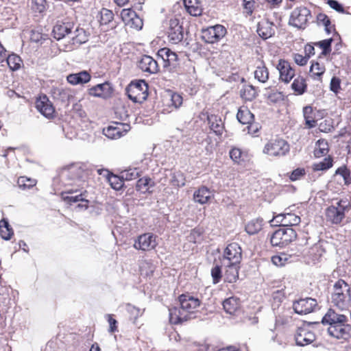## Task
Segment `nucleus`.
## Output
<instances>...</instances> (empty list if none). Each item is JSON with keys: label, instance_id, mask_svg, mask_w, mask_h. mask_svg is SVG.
<instances>
[{"label": "nucleus", "instance_id": "obj_14", "mask_svg": "<svg viewBox=\"0 0 351 351\" xmlns=\"http://www.w3.org/2000/svg\"><path fill=\"white\" fill-rule=\"evenodd\" d=\"M156 237L152 233L140 235L135 241L134 247L138 250L148 251L154 249L157 245Z\"/></svg>", "mask_w": 351, "mask_h": 351}, {"label": "nucleus", "instance_id": "obj_2", "mask_svg": "<svg viewBox=\"0 0 351 351\" xmlns=\"http://www.w3.org/2000/svg\"><path fill=\"white\" fill-rule=\"evenodd\" d=\"M347 317L343 314L337 313L330 308L323 317V324L329 325L328 332L329 335L336 339H348L351 338V325L346 324Z\"/></svg>", "mask_w": 351, "mask_h": 351}, {"label": "nucleus", "instance_id": "obj_35", "mask_svg": "<svg viewBox=\"0 0 351 351\" xmlns=\"http://www.w3.org/2000/svg\"><path fill=\"white\" fill-rule=\"evenodd\" d=\"M241 97L245 101H252L257 96L255 87L252 85H244L240 90Z\"/></svg>", "mask_w": 351, "mask_h": 351}, {"label": "nucleus", "instance_id": "obj_44", "mask_svg": "<svg viewBox=\"0 0 351 351\" xmlns=\"http://www.w3.org/2000/svg\"><path fill=\"white\" fill-rule=\"evenodd\" d=\"M171 183L173 186L182 187L185 185V177L182 172L174 171L171 175Z\"/></svg>", "mask_w": 351, "mask_h": 351}, {"label": "nucleus", "instance_id": "obj_60", "mask_svg": "<svg viewBox=\"0 0 351 351\" xmlns=\"http://www.w3.org/2000/svg\"><path fill=\"white\" fill-rule=\"evenodd\" d=\"M317 21L318 25H322L324 26H330V20L328 17L327 15H326L324 13H319L317 16Z\"/></svg>", "mask_w": 351, "mask_h": 351}, {"label": "nucleus", "instance_id": "obj_34", "mask_svg": "<svg viewBox=\"0 0 351 351\" xmlns=\"http://www.w3.org/2000/svg\"><path fill=\"white\" fill-rule=\"evenodd\" d=\"M254 77L261 83H265L269 79V71L267 68L261 62L256 67Z\"/></svg>", "mask_w": 351, "mask_h": 351}, {"label": "nucleus", "instance_id": "obj_15", "mask_svg": "<svg viewBox=\"0 0 351 351\" xmlns=\"http://www.w3.org/2000/svg\"><path fill=\"white\" fill-rule=\"evenodd\" d=\"M317 305L316 300L311 298H306L294 302L293 308L295 313L306 315L313 312Z\"/></svg>", "mask_w": 351, "mask_h": 351}, {"label": "nucleus", "instance_id": "obj_10", "mask_svg": "<svg viewBox=\"0 0 351 351\" xmlns=\"http://www.w3.org/2000/svg\"><path fill=\"white\" fill-rule=\"evenodd\" d=\"M296 237V232L292 228H282L273 233L270 242L273 246L283 247L293 241Z\"/></svg>", "mask_w": 351, "mask_h": 351}, {"label": "nucleus", "instance_id": "obj_4", "mask_svg": "<svg viewBox=\"0 0 351 351\" xmlns=\"http://www.w3.org/2000/svg\"><path fill=\"white\" fill-rule=\"evenodd\" d=\"M87 172L79 164H73L62 169L60 179L65 186H73L75 189H84L86 185Z\"/></svg>", "mask_w": 351, "mask_h": 351}, {"label": "nucleus", "instance_id": "obj_1", "mask_svg": "<svg viewBox=\"0 0 351 351\" xmlns=\"http://www.w3.org/2000/svg\"><path fill=\"white\" fill-rule=\"evenodd\" d=\"M158 56L162 58L164 61V68L169 72L183 75L195 71V68L190 60H187L169 48L160 49L158 51Z\"/></svg>", "mask_w": 351, "mask_h": 351}, {"label": "nucleus", "instance_id": "obj_28", "mask_svg": "<svg viewBox=\"0 0 351 351\" xmlns=\"http://www.w3.org/2000/svg\"><path fill=\"white\" fill-rule=\"evenodd\" d=\"M184 5L191 16H197L202 13V8L198 0H184Z\"/></svg>", "mask_w": 351, "mask_h": 351}, {"label": "nucleus", "instance_id": "obj_33", "mask_svg": "<svg viewBox=\"0 0 351 351\" xmlns=\"http://www.w3.org/2000/svg\"><path fill=\"white\" fill-rule=\"evenodd\" d=\"M295 256L292 254H288L286 253H280L278 255H274L271 257V262L274 265L282 267L285 265L287 263H290L293 261Z\"/></svg>", "mask_w": 351, "mask_h": 351}, {"label": "nucleus", "instance_id": "obj_27", "mask_svg": "<svg viewBox=\"0 0 351 351\" xmlns=\"http://www.w3.org/2000/svg\"><path fill=\"white\" fill-rule=\"evenodd\" d=\"M239 264L236 263L233 264H222V265L226 268L225 270V278L226 280L228 282H234L239 278Z\"/></svg>", "mask_w": 351, "mask_h": 351}, {"label": "nucleus", "instance_id": "obj_48", "mask_svg": "<svg viewBox=\"0 0 351 351\" xmlns=\"http://www.w3.org/2000/svg\"><path fill=\"white\" fill-rule=\"evenodd\" d=\"M17 184L19 188L23 190H26L34 186L36 184V181L34 179L29 178L25 176H21L18 178Z\"/></svg>", "mask_w": 351, "mask_h": 351}, {"label": "nucleus", "instance_id": "obj_52", "mask_svg": "<svg viewBox=\"0 0 351 351\" xmlns=\"http://www.w3.org/2000/svg\"><path fill=\"white\" fill-rule=\"evenodd\" d=\"M100 14H101L100 22H101V24H102V25L108 24L110 22H111L112 21L113 17H114L113 12L107 8H102L100 12Z\"/></svg>", "mask_w": 351, "mask_h": 351}, {"label": "nucleus", "instance_id": "obj_51", "mask_svg": "<svg viewBox=\"0 0 351 351\" xmlns=\"http://www.w3.org/2000/svg\"><path fill=\"white\" fill-rule=\"evenodd\" d=\"M335 174L342 176L346 185L351 184L350 171L346 167L343 166L338 168L335 171Z\"/></svg>", "mask_w": 351, "mask_h": 351}, {"label": "nucleus", "instance_id": "obj_24", "mask_svg": "<svg viewBox=\"0 0 351 351\" xmlns=\"http://www.w3.org/2000/svg\"><path fill=\"white\" fill-rule=\"evenodd\" d=\"M112 91V88L110 84L105 82L103 84H99L92 88H89L88 93L90 95L97 97H106L108 96Z\"/></svg>", "mask_w": 351, "mask_h": 351}, {"label": "nucleus", "instance_id": "obj_57", "mask_svg": "<svg viewBox=\"0 0 351 351\" xmlns=\"http://www.w3.org/2000/svg\"><path fill=\"white\" fill-rule=\"evenodd\" d=\"M332 39H325L317 43V45L322 49V54L326 55L331 51V43Z\"/></svg>", "mask_w": 351, "mask_h": 351}, {"label": "nucleus", "instance_id": "obj_62", "mask_svg": "<svg viewBox=\"0 0 351 351\" xmlns=\"http://www.w3.org/2000/svg\"><path fill=\"white\" fill-rule=\"evenodd\" d=\"M305 174V170L303 168H298L293 170L290 176V179L295 181L300 179Z\"/></svg>", "mask_w": 351, "mask_h": 351}, {"label": "nucleus", "instance_id": "obj_46", "mask_svg": "<svg viewBox=\"0 0 351 351\" xmlns=\"http://www.w3.org/2000/svg\"><path fill=\"white\" fill-rule=\"evenodd\" d=\"M325 72V67L324 65L320 64L319 62H313L310 68L311 75L315 80H319V77Z\"/></svg>", "mask_w": 351, "mask_h": 351}, {"label": "nucleus", "instance_id": "obj_63", "mask_svg": "<svg viewBox=\"0 0 351 351\" xmlns=\"http://www.w3.org/2000/svg\"><path fill=\"white\" fill-rule=\"evenodd\" d=\"M327 3L332 9L336 10L337 12L340 13H343L345 12L342 5L340 4L337 1L328 0Z\"/></svg>", "mask_w": 351, "mask_h": 351}, {"label": "nucleus", "instance_id": "obj_38", "mask_svg": "<svg viewBox=\"0 0 351 351\" xmlns=\"http://www.w3.org/2000/svg\"><path fill=\"white\" fill-rule=\"evenodd\" d=\"M303 115L305 119V124L308 128H313L316 125V121L313 116V108L310 106L303 108Z\"/></svg>", "mask_w": 351, "mask_h": 351}, {"label": "nucleus", "instance_id": "obj_20", "mask_svg": "<svg viewBox=\"0 0 351 351\" xmlns=\"http://www.w3.org/2000/svg\"><path fill=\"white\" fill-rule=\"evenodd\" d=\"M337 206H329L326 212L327 219L335 224L341 223L345 217V208L341 206V201L337 202Z\"/></svg>", "mask_w": 351, "mask_h": 351}, {"label": "nucleus", "instance_id": "obj_40", "mask_svg": "<svg viewBox=\"0 0 351 351\" xmlns=\"http://www.w3.org/2000/svg\"><path fill=\"white\" fill-rule=\"evenodd\" d=\"M14 232L9 223L3 219L0 221V236L4 240H10Z\"/></svg>", "mask_w": 351, "mask_h": 351}, {"label": "nucleus", "instance_id": "obj_55", "mask_svg": "<svg viewBox=\"0 0 351 351\" xmlns=\"http://www.w3.org/2000/svg\"><path fill=\"white\" fill-rule=\"evenodd\" d=\"M32 9L37 13H43L46 10L45 0H32Z\"/></svg>", "mask_w": 351, "mask_h": 351}, {"label": "nucleus", "instance_id": "obj_39", "mask_svg": "<svg viewBox=\"0 0 351 351\" xmlns=\"http://www.w3.org/2000/svg\"><path fill=\"white\" fill-rule=\"evenodd\" d=\"M154 186V182L152 180V179L145 177L140 178L137 181L136 184V189L142 193H145L149 192L150 186Z\"/></svg>", "mask_w": 351, "mask_h": 351}, {"label": "nucleus", "instance_id": "obj_31", "mask_svg": "<svg viewBox=\"0 0 351 351\" xmlns=\"http://www.w3.org/2000/svg\"><path fill=\"white\" fill-rule=\"evenodd\" d=\"M240 300L237 297H230L223 302L225 311L230 315L234 314L240 307Z\"/></svg>", "mask_w": 351, "mask_h": 351}, {"label": "nucleus", "instance_id": "obj_36", "mask_svg": "<svg viewBox=\"0 0 351 351\" xmlns=\"http://www.w3.org/2000/svg\"><path fill=\"white\" fill-rule=\"evenodd\" d=\"M291 88L294 90L295 95H303L306 92L307 88L305 79L300 76L296 77L291 84Z\"/></svg>", "mask_w": 351, "mask_h": 351}, {"label": "nucleus", "instance_id": "obj_13", "mask_svg": "<svg viewBox=\"0 0 351 351\" xmlns=\"http://www.w3.org/2000/svg\"><path fill=\"white\" fill-rule=\"evenodd\" d=\"M130 130L129 124L116 122L104 128L103 134L108 138L114 140L124 136Z\"/></svg>", "mask_w": 351, "mask_h": 351}, {"label": "nucleus", "instance_id": "obj_3", "mask_svg": "<svg viewBox=\"0 0 351 351\" xmlns=\"http://www.w3.org/2000/svg\"><path fill=\"white\" fill-rule=\"evenodd\" d=\"M179 302L180 308L174 307L169 309V321L173 324L186 321L189 319V313L194 312L200 304L198 298L186 294H182L179 297Z\"/></svg>", "mask_w": 351, "mask_h": 351}, {"label": "nucleus", "instance_id": "obj_49", "mask_svg": "<svg viewBox=\"0 0 351 351\" xmlns=\"http://www.w3.org/2000/svg\"><path fill=\"white\" fill-rule=\"evenodd\" d=\"M324 253V250L322 248L319 243L314 244L309 250L305 253V255L312 256L313 260H317Z\"/></svg>", "mask_w": 351, "mask_h": 351}, {"label": "nucleus", "instance_id": "obj_6", "mask_svg": "<svg viewBox=\"0 0 351 351\" xmlns=\"http://www.w3.org/2000/svg\"><path fill=\"white\" fill-rule=\"evenodd\" d=\"M125 90L129 99L135 103H143L148 96V85L143 80L131 82Z\"/></svg>", "mask_w": 351, "mask_h": 351}, {"label": "nucleus", "instance_id": "obj_47", "mask_svg": "<svg viewBox=\"0 0 351 351\" xmlns=\"http://www.w3.org/2000/svg\"><path fill=\"white\" fill-rule=\"evenodd\" d=\"M52 96L54 99L65 102L69 100V95L62 88H53L51 90Z\"/></svg>", "mask_w": 351, "mask_h": 351}, {"label": "nucleus", "instance_id": "obj_21", "mask_svg": "<svg viewBox=\"0 0 351 351\" xmlns=\"http://www.w3.org/2000/svg\"><path fill=\"white\" fill-rule=\"evenodd\" d=\"M276 68L280 73V79L285 83H289L295 75V71L288 61L280 60Z\"/></svg>", "mask_w": 351, "mask_h": 351}, {"label": "nucleus", "instance_id": "obj_53", "mask_svg": "<svg viewBox=\"0 0 351 351\" xmlns=\"http://www.w3.org/2000/svg\"><path fill=\"white\" fill-rule=\"evenodd\" d=\"M229 154L231 159L235 163L240 164L243 160L242 158L243 152L239 148L233 147L230 149Z\"/></svg>", "mask_w": 351, "mask_h": 351}, {"label": "nucleus", "instance_id": "obj_12", "mask_svg": "<svg viewBox=\"0 0 351 351\" xmlns=\"http://www.w3.org/2000/svg\"><path fill=\"white\" fill-rule=\"evenodd\" d=\"M242 259V250L237 243H232L228 245L223 252L221 264L240 263Z\"/></svg>", "mask_w": 351, "mask_h": 351}, {"label": "nucleus", "instance_id": "obj_17", "mask_svg": "<svg viewBox=\"0 0 351 351\" xmlns=\"http://www.w3.org/2000/svg\"><path fill=\"white\" fill-rule=\"evenodd\" d=\"M169 26L167 32L169 41L173 44H177L181 42L183 39V29L182 26L180 25L179 20L177 19H172L169 21Z\"/></svg>", "mask_w": 351, "mask_h": 351}, {"label": "nucleus", "instance_id": "obj_43", "mask_svg": "<svg viewBox=\"0 0 351 351\" xmlns=\"http://www.w3.org/2000/svg\"><path fill=\"white\" fill-rule=\"evenodd\" d=\"M5 60H6L8 66L12 71L18 70L22 62L21 58L16 54L7 55Z\"/></svg>", "mask_w": 351, "mask_h": 351}, {"label": "nucleus", "instance_id": "obj_64", "mask_svg": "<svg viewBox=\"0 0 351 351\" xmlns=\"http://www.w3.org/2000/svg\"><path fill=\"white\" fill-rule=\"evenodd\" d=\"M340 82L341 81L338 77H333L331 79L330 84V90L335 93H338L339 90L340 89Z\"/></svg>", "mask_w": 351, "mask_h": 351}, {"label": "nucleus", "instance_id": "obj_50", "mask_svg": "<svg viewBox=\"0 0 351 351\" xmlns=\"http://www.w3.org/2000/svg\"><path fill=\"white\" fill-rule=\"evenodd\" d=\"M332 166V159L330 157L325 158L322 161L315 163L313 165L314 171L327 170Z\"/></svg>", "mask_w": 351, "mask_h": 351}, {"label": "nucleus", "instance_id": "obj_22", "mask_svg": "<svg viewBox=\"0 0 351 351\" xmlns=\"http://www.w3.org/2000/svg\"><path fill=\"white\" fill-rule=\"evenodd\" d=\"M138 67L143 72H147L149 74L156 73L158 70V65L152 57L149 56H143L138 62Z\"/></svg>", "mask_w": 351, "mask_h": 351}, {"label": "nucleus", "instance_id": "obj_37", "mask_svg": "<svg viewBox=\"0 0 351 351\" xmlns=\"http://www.w3.org/2000/svg\"><path fill=\"white\" fill-rule=\"evenodd\" d=\"M263 226L261 219H254L250 221L245 226V231L247 234L252 235L258 233Z\"/></svg>", "mask_w": 351, "mask_h": 351}, {"label": "nucleus", "instance_id": "obj_30", "mask_svg": "<svg viewBox=\"0 0 351 351\" xmlns=\"http://www.w3.org/2000/svg\"><path fill=\"white\" fill-rule=\"evenodd\" d=\"M237 118L241 123L247 125L254 121V116L247 107L243 106L239 109Z\"/></svg>", "mask_w": 351, "mask_h": 351}, {"label": "nucleus", "instance_id": "obj_19", "mask_svg": "<svg viewBox=\"0 0 351 351\" xmlns=\"http://www.w3.org/2000/svg\"><path fill=\"white\" fill-rule=\"evenodd\" d=\"M296 344L304 346L313 343L315 340V334L306 327H300L295 335Z\"/></svg>", "mask_w": 351, "mask_h": 351}, {"label": "nucleus", "instance_id": "obj_61", "mask_svg": "<svg viewBox=\"0 0 351 351\" xmlns=\"http://www.w3.org/2000/svg\"><path fill=\"white\" fill-rule=\"evenodd\" d=\"M285 213L278 214L274 217L270 221L272 226H280L284 227Z\"/></svg>", "mask_w": 351, "mask_h": 351}, {"label": "nucleus", "instance_id": "obj_45", "mask_svg": "<svg viewBox=\"0 0 351 351\" xmlns=\"http://www.w3.org/2000/svg\"><path fill=\"white\" fill-rule=\"evenodd\" d=\"M300 217L293 213H285L284 227L291 228L300 223Z\"/></svg>", "mask_w": 351, "mask_h": 351}, {"label": "nucleus", "instance_id": "obj_5", "mask_svg": "<svg viewBox=\"0 0 351 351\" xmlns=\"http://www.w3.org/2000/svg\"><path fill=\"white\" fill-rule=\"evenodd\" d=\"M330 301L333 306L341 311L348 308L351 302L350 287L345 280L339 279L335 282Z\"/></svg>", "mask_w": 351, "mask_h": 351}, {"label": "nucleus", "instance_id": "obj_16", "mask_svg": "<svg viewBox=\"0 0 351 351\" xmlns=\"http://www.w3.org/2000/svg\"><path fill=\"white\" fill-rule=\"evenodd\" d=\"M75 27L73 23L70 21H58L53 29L54 38L59 40L66 36L71 37L73 35V30Z\"/></svg>", "mask_w": 351, "mask_h": 351}, {"label": "nucleus", "instance_id": "obj_42", "mask_svg": "<svg viewBox=\"0 0 351 351\" xmlns=\"http://www.w3.org/2000/svg\"><path fill=\"white\" fill-rule=\"evenodd\" d=\"M121 173V178H123L124 180L129 181L136 179L141 176V171L138 168L134 167L125 169Z\"/></svg>", "mask_w": 351, "mask_h": 351}, {"label": "nucleus", "instance_id": "obj_8", "mask_svg": "<svg viewBox=\"0 0 351 351\" xmlns=\"http://www.w3.org/2000/svg\"><path fill=\"white\" fill-rule=\"evenodd\" d=\"M311 18V11L304 6L296 7L291 13L289 25L298 29H304Z\"/></svg>", "mask_w": 351, "mask_h": 351}, {"label": "nucleus", "instance_id": "obj_54", "mask_svg": "<svg viewBox=\"0 0 351 351\" xmlns=\"http://www.w3.org/2000/svg\"><path fill=\"white\" fill-rule=\"evenodd\" d=\"M143 20L136 14L134 12V16L132 17V20L129 21L125 25L130 28L139 30L143 27Z\"/></svg>", "mask_w": 351, "mask_h": 351}, {"label": "nucleus", "instance_id": "obj_41", "mask_svg": "<svg viewBox=\"0 0 351 351\" xmlns=\"http://www.w3.org/2000/svg\"><path fill=\"white\" fill-rule=\"evenodd\" d=\"M107 179L111 187L116 191L121 189L123 186L124 180L121 178V175L119 176L113 173H108Z\"/></svg>", "mask_w": 351, "mask_h": 351}, {"label": "nucleus", "instance_id": "obj_32", "mask_svg": "<svg viewBox=\"0 0 351 351\" xmlns=\"http://www.w3.org/2000/svg\"><path fill=\"white\" fill-rule=\"evenodd\" d=\"M207 119L210 130L217 135H221L223 130L221 119L215 114L208 115Z\"/></svg>", "mask_w": 351, "mask_h": 351}, {"label": "nucleus", "instance_id": "obj_29", "mask_svg": "<svg viewBox=\"0 0 351 351\" xmlns=\"http://www.w3.org/2000/svg\"><path fill=\"white\" fill-rule=\"evenodd\" d=\"M73 35H71V39L73 45H81L88 40V35L83 28L79 27H74Z\"/></svg>", "mask_w": 351, "mask_h": 351}, {"label": "nucleus", "instance_id": "obj_58", "mask_svg": "<svg viewBox=\"0 0 351 351\" xmlns=\"http://www.w3.org/2000/svg\"><path fill=\"white\" fill-rule=\"evenodd\" d=\"M134 16V11L132 9H123L121 12V18L126 25Z\"/></svg>", "mask_w": 351, "mask_h": 351}, {"label": "nucleus", "instance_id": "obj_11", "mask_svg": "<svg viewBox=\"0 0 351 351\" xmlns=\"http://www.w3.org/2000/svg\"><path fill=\"white\" fill-rule=\"evenodd\" d=\"M227 30L222 25H215L202 29V38L207 43H215L222 39L226 34Z\"/></svg>", "mask_w": 351, "mask_h": 351}, {"label": "nucleus", "instance_id": "obj_18", "mask_svg": "<svg viewBox=\"0 0 351 351\" xmlns=\"http://www.w3.org/2000/svg\"><path fill=\"white\" fill-rule=\"evenodd\" d=\"M36 108L44 117L52 118L55 112L54 107L46 95L40 96L36 101Z\"/></svg>", "mask_w": 351, "mask_h": 351}, {"label": "nucleus", "instance_id": "obj_25", "mask_svg": "<svg viewBox=\"0 0 351 351\" xmlns=\"http://www.w3.org/2000/svg\"><path fill=\"white\" fill-rule=\"evenodd\" d=\"M214 196L213 192L206 186H201L194 192L193 199L200 204L207 203Z\"/></svg>", "mask_w": 351, "mask_h": 351}, {"label": "nucleus", "instance_id": "obj_59", "mask_svg": "<svg viewBox=\"0 0 351 351\" xmlns=\"http://www.w3.org/2000/svg\"><path fill=\"white\" fill-rule=\"evenodd\" d=\"M211 276L213 278V282L215 284L218 283L221 278V267L216 265L211 269Z\"/></svg>", "mask_w": 351, "mask_h": 351}, {"label": "nucleus", "instance_id": "obj_56", "mask_svg": "<svg viewBox=\"0 0 351 351\" xmlns=\"http://www.w3.org/2000/svg\"><path fill=\"white\" fill-rule=\"evenodd\" d=\"M318 148L315 150V155L317 157H320L322 156L326 155L328 153V143L327 142L323 141H318Z\"/></svg>", "mask_w": 351, "mask_h": 351}, {"label": "nucleus", "instance_id": "obj_23", "mask_svg": "<svg viewBox=\"0 0 351 351\" xmlns=\"http://www.w3.org/2000/svg\"><path fill=\"white\" fill-rule=\"evenodd\" d=\"M258 34L263 39H267L275 34V29L273 23L263 20L258 24Z\"/></svg>", "mask_w": 351, "mask_h": 351}, {"label": "nucleus", "instance_id": "obj_9", "mask_svg": "<svg viewBox=\"0 0 351 351\" xmlns=\"http://www.w3.org/2000/svg\"><path fill=\"white\" fill-rule=\"evenodd\" d=\"M289 144L282 138H278L267 142L263 152L269 156L282 157L286 156L289 152Z\"/></svg>", "mask_w": 351, "mask_h": 351}, {"label": "nucleus", "instance_id": "obj_26", "mask_svg": "<svg viewBox=\"0 0 351 351\" xmlns=\"http://www.w3.org/2000/svg\"><path fill=\"white\" fill-rule=\"evenodd\" d=\"M91 76L86 71H82L76 73L69 74L66 80L72 85L83 84L90 80Z\"/></svg>", "mask_w": 351, "mask_h": 351}, {"label": "nucleus", "instance_id": "obj_7", "mask_svg": "<svg viewBox=\"0 0 351 351\" xmlns=\"http://www.w3.org/2000/svg\"><path fill=\"white\" fill-rule=\"evenodd\" d=\"M62 199L69 204L78 203L77 207L86 210L88 207L89 201L86 199V191L80 189H69L61 193Z\"/></svg>", "mask_w": 351, "mask_h": 351}]
</instances>
